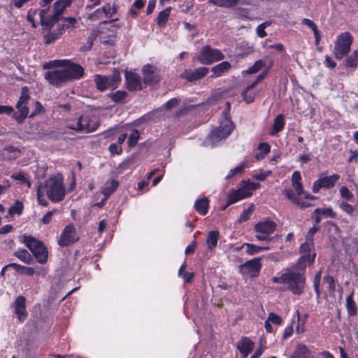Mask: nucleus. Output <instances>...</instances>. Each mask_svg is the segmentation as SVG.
<instances>
[{
	"label": "nucleus",
	"mask_w": 358,
	"mask_h": 358,
	"mask_svg": "<svg viewBox=\"0 0 358 358\" xmlns=\"http://www.w3.org/2000/svg\"><path fill=\"white\" fill-rule=\"evenodd\" d=\"M127 95V92L122 91V90H118V91L115 92V93L111 94L110 98L113 101H115L116 103H120V102L123 101V100L125 99Z\"/></svg>",
	"instance_id": "45"
},
{
	"label": "nucleus",
	"mask_w": 358,
	"mask_h": 358,
	"mask_svg": "<svg viewBox=\"0 0 358 358\" xmlns=\"http://www.w3.org/2000/svg\"><path fill=\"white\" fill-rule=\"evenodd\" d=\"M78 240V237L76 234V227L73 224H70L66 225L62 231L58 240V244L63 247L68 246Z\"/></svg>",
	"instance_id": "16"
},
{
	"label": "nucleus",
	"mask_w": 358,
	"mask_h": 358,
	"mask_svg": "<svg viewBox=\"0 0 358 358\" xmlns=\"http://www.w3.org/2000/svg\"><path fill=\"white\" fill-rule=\"evenodd\" d=\"M171 11V8L168 7L159 13L157 18V24L158 26L164 27L166 24L169 17L170 15Z\"/></svg>",
	"instance_id": "34"
},
{
	"label": "nucleus",
	"mask_w": 358,
	"mask_h": 358,
	"mask_svg": "<svg viewBox=\"0 0 358 358\" xmlns=\"http://www.w3.org/2000/svg\"><path fill=\"white\" fill-rule=\"evenodd\" d=\"M257 149L260 152L256 155V158L257 159L260 160L264 159L266 155L270 152L271 147L267 143H260Z\"/></svg>",
	"instance_id": "38"
},
{
	"label": "nucleus",
	"mask_w": 358,
	"mask_h": 358,
	"mask_svg": "<svg viewBox=\"0 0 358 358\" xmlns=\"http://www.w3.org/2000/svg\"><path fill=\"white\" fill-rule=\"evenodd\" d=\"M103 18H105V15L101 10V8H98L93 13H91L88 15V19L92 21L101 20Z\"/></svg>",
	"instance_id": "48"
},
{
	"label": "nucleus",
	"mask_w": 358,
	"mask_h": 358,
	"mask_svg": "<svg viewBox=\"0 0 358 358\" xmlns=\"http://www.w3.org/2000/svg\"><path fill=\"white\" fill-rule=\"evenodd\" d=\"M276 224L273 221L265 220L258 222L255 226V230L257 233L255 238L258 241H271L270 235L275 231Z\"/></svg>",
	"instance_id": "13"
},
{
	"label": "nucleus",
	"mask_w": 358,
	"mask_h": 358,
	"mask_svg": "<svg viewBox=\"0 0 358 358\" xmlns=\"http://www.w3.org/2000/svg\"><path fill=\"white\" fill-rule=\"evenodd\" d=\"M346 308L349 315L354 316L357 315V308L353 300V293L349 295L346 299Z\"/></svg>",
	"instance_id": "36"
},
{
	"label": "nucleus",
	"mask_w": 358,
	"mask_h": 358,
	"mask_svg": "<svg viewBox=\"0 0 358 358\" xmlns=\"http://www.w3.org/2000/svg\"><path fill=\"white\" fill-rule=\"evenodd\" d=\"M29 100V90L26 86L23 87L21 90L20 96L15 105L17 111L13 112V118L20 124L22 123L29 115L28 103Z\"/></svg>",
	"instance_id": "6"
},
{
	"label": "nucleus",
	"mask_w": 358,
	"mask_h": 358,
	"mask_svg": "<svg viewBox=\"0 0 358 358\" xmlns=\"http://www.w3.org/2000/svg\"><path fill=\"white\" fill-rule=\"evenodd\" d=\"M300 258L298 265L300 268L304 270L307 265H310L314 262L316 253L314 250L313 243H303L300 247Z\"/></svg>",
	"instance_id": "14"
},
{
	"label": "nucleus",
	"mask_w": 358,
	"mask_h": 358,
	"mask_svg": "<svg viewBox=\"0 0 358 358\" xmlns=\"http://www.w3.org/2000/svg\"><path fill=\"white\" fill-rule=\"evenodd\" d=\"M14 255L26 264L30 263L32 259L30 254L24 249L17 250L15 252Z\"/></svg>",
	"instance_id": "40"
},
{
	"label": "nucleus",
	"mask_w": 358,
	"mask_h": 358,
	"mask_svg": "<svg viewBox=\"0 0 358 358\" xmlns=\"http://www.w3.org/2000/svg\"><path fill=\"white\" fill-rule=\"evenodd\" d=\"M340 208L346 213L352 215L355 212V208L347 202H341L339 204Z\"/></svg>",
	"instance_id": "55"
},
{
	"label": "nucleus",
	"mask_w": 358,
	"mask_h": 358,
	"mask_svg": "<svg viewBox=\"0 0 358 358\" xmlns=\"http://www.w3.org/2000/svg\"><path fill=\"white\" fill-rule=\"evenodd\" d=\"M76 23V19L75 17H66L64 20V24L62 26L67 29L73 27Z\"/></svg>",
	"instance_id": "61"
},
{
	"label": "nucleus",
	"mask_w": 358,
	"mask_h": 358,
	"mask_svg": "<svg viewBox=\"0 0 358 358\" xmlns=\"http://www.w3.org/2000/svg\"><path fill=\"white\" fill-rule=\"evenodd\" d=\"M309 357L310 351L307 346L303 344H299L293 354L290 356V358H308Z\"/></svg>",
	"instance_id": "30"
},
{
	"label": "nucleus",
	"mask_w": 358,
	"mask_h": 358,
	"mask_svg": "<svg viewBox=\"0 0 358 358\" xmlns=\"http://www.w3.org/2000/svg\"><path fill=\"white\" fill-rule=\"evenodd\" d=\"M71 1L72 0H58L54 3L53 14L52 16H50L52 26L58 21L66 8L71 4Z\"/></svg>",
	"instance_id": "20"
},
{
	"label": "nucleus",
	"mask_w": 358,
	"mask_h": 358,
	"mask_svg": "<svg viewBox=\"0 0 358 358\" xmlns=\"http://www.w3.org/2000/svg\"><path fill=\"white\" fill-rule=\"evenodd\" d=\"M265 65V63L264 61L259 59L256 61V62L254 64L253 66H250L247 72L248 73H255L257 71H259Z\"/></svg>",
	"instance_id": "50"
},
{
	"label": "nucleus",
	"mask_w": 358,
	"mask_h": 358,
	"mask_svg": "<svg viewBox=\"0 0 358 358\" xmlns=\"http://www.w3.org/2000/svg\"><path fill=\"white\" fill-rule=\"evenodd\" d=\"M266 76V72L264 71L257 76L256 80L248 86V89L254 88L259 82H261Z\"/></svg>",
	"instance_id": "64"
},
{
	"label": "nucleus",
	"mask_w": 358,
	"mask_h": 358,
	"mask_svg": "<svg viewBox=\"0 0 358 358\" xmlns=\"http://www.w3.org/2000/svg\"><path fill=\"white\" fill-rule=\"evenodd\" d=\"M260 187L259 183L250 181H242L240 187L232 190L228 195L227 206L234 203L240 200L246 199L252 194L253 191Z\"/></svg>",
	"instance_id": "5"
},
{
	"label": "nucleus",
	"mask_w": 358,
	"mask_h": 358,
	"mask_svg": "<svg viewBox=\"0 0 358 358\" xmlns=\"http://www.w3.org/2000/svg\"><path fill=\"white\" fill-rule=\"evenodd\" d=\"M285 124V117L282 115L280 114L274 120V122L270 131L271 136L276 135L279 131L283 129Z\"/></svg>",
	"instance_id": "29"
},
{
	"label": "nucleus",
	"mask_w": 358,
	"mask_h": 358,
	"mask_svg": "<svg viewBox=\"0 0 358 358\" xmlns=\"http://www.w3.org/2000/svg\"><path fill=\"white\" fill-rule=\"evenodd\" d=\"M21 241L26 245V246L33 252L36 250L38 247H41L43 244L38 240L31 236H23L21 237Z\"/></svg>",
	"instance_id": "26"
},
{
	"label": "nucleus",
	"mask_w": 358,
	"mask_h": 358,
	"mask_svg": "<svg viewBox=\"0 0 358 358\" xmlns=\"http://www.w3.org/2000/svg\"><path fill=\"white\" fill-rule=\"evenodd\" d=\"M118 185L119 182L116 180H111L104 184V186L102 188V193L105 196L104 201H106L108 197L116 190Z\"/></svg>",
	"instance_id": "28"
},
{
	"label": "nucleus",
	"mask_w": 358,
	"mask_h": 358,
	"mask_svg": "<svg viewBox=\"0 0 358 358\" xmlns=\"http://www.w3.org/2000/svg\"><path fill=\"white\" fill-rule=\"evenodd\" d=\"M251 89H248V87L246 90L243 92L242 95L243 99L246 101V103H249L253 101L255 98V94L249 92Z\"/></svg>",
	"instance_id": "57"
},
{
	"label": "nucleus",
	"mask_w": 358,
	"mask_h": 358,
	"mask_svg": "<svg viewBox=\"0 0 358 358\" xmlns=\"http://www.w3.org/2000/svg\"><path fill=\"white\" fill-rule=\"evenodd\" d=\"M224 117L220 122L218 127L212 130L208 138L204 141L206 146L213 147L218 144L222 140L227 138L234 129L233 122L231 121L227 113H224Z\"/></svg>",
	"instance_id": "3"
},
{
	"label": "nucleus",
	"mask_w": 358,
	"mask_h": 358,
	"mask_svg": "<svg viewBox=\"0 0 358 358\" xmlns=\"http://www.w3.org/2000/svg\"><path fill=\"white\" fill-rule=\"evenodd\" d=\"M37 262L40 264H44L48 259V251L46 248L43 245L33 252H31Z\"/></svg>",
	"instance_id": "31"
},
{
	"label": "nucleus",
	"mask_w": 358,
	"mask_h": 358,
	"mask_svg": "<svg viewBox=\"0 0 358 358\" xmlns=\"http://www.w3.org/2000/svg\"><path fill=\"white\" fill-rule=\"evenodd\" d=\"M99 126L97 117L94 115H83L76 121L69 122L68 127L77 131L90 133L95 131Z\"/></svg>",
	"instance_id": "7"
},
{
	"label": "nucleus",
	"mask_w": 358,
	"mask_h": 358,
	"mask_svg": "<svg viewBox=\"0 0 358 358\" xmlns=\"http://www.w3.org/2000/svg\"><path fill=\"white\" fill-rule=\"evenodd\" d=\"M324 283L327 285L330 292H334L335 290V282L334 278L329 275L324 277Z\"/></svg>",
	"instance_id": "51"
},
{
	"label": "nucleus",
	"mask_w": 358,
	"mask_h": 358,
	"mask_svg": "<svg viewBox=\"0 0 358 358\" xmlns=\"http://www.w3.org/2000/svg\"><path fill=\"white\" fill-rule=\"evenodd\" d=\"M47 13L48 10L45 9H30L27 13V20L33 27L36 28L41 24L44 29H50L52 27V24Z\"/></svg>",
	"instance_id": "9"
},
{
	"label": "nucleus",
	"mask_w": 358,
	"mask_h": 358,
	"mask_svg": "<svg viewBox=\"0 0 358 358\" xmlns=\"http://www.w3.org/2000/svg\"><path fill=\"white\" fill-rule=\"evenodd\" d=\"M292 185L297 195L296 196L294 194L293 190L287 189L285 190V195L286 197L292 203L301 208H307L310 206V203L301 201L300 196H303L304 198L310 200H313L314 196L304 192L301 182L292 184Z\"/></svg>",
	"instance_id": "10"
},
{
	"label": "nucleus",
	"mask_w": 358,
	"mask_h": 358,
	"mask_svg": "<svg viewBox=\"0 0 358 358\" xmlns=\"http://www.w3.org/2000/svg\"><path fill=\"white\" fill-rule=\"evenodd\" d=\"M224 58V54L218 49L212 48L210 45H205L197 56V60L202 64H211Z\"/></svg>",
	"instance_id": "11"
},
{
	"label": "nucleus",
	"mask_w": 358,
	"mask_h": 358,
	"mask_svg": "<svg viewBox=\"0 0 358 358\" xmlns=\"http://www.w3.org/2000/svg\"><path fill=\"white\" fill-rule=\"evenodd\" d=\"M243 247H245L246 249V252L249 254V255H255V254H257L262 251H264V250H270V248L268 247V246H266V247H259V246H257V245H253V244H250V243H245L243 245Z\"/></svg>",
	"instance_id": "37"
},
{
	"label": "nucleus",
	"mask_w": 358,
	"mask_h": 358,
	"mask_svg": "<svg viewBox=\"0 0 358 358\" xmlns=\"http://www.w3.org/2000/svg\"><path fill=\"white\" fill-rule=\"evenodd\" d=\"M266 320L275 324H280L282 322L281 317L274 313H269Z\"/></svg>",
	"instance_id": "58"
},
{
	"label": "nucleus",
	"mask_w": 358,
	"mask_h": 358,
	"mask_svg": "<svg viewBox=\"0 0 358 358\" xmlns=\"http://www.w3.org/2000/svg\"><path fill=\"white\" fill-rule=\"evenodd\" d=\"M271 174V171H267L266 172H262L259 173H256L253 175V178L256 180L263 181L265 178Z\"/></svg>",
	"instance_id": "63"
},
{
	"label": "nucleus",
	"mask_w": 358,
	"mask_h": 358,
	"mask_svg": "<svg viewBox=\"0 0 358 358\" xmlns=\"http://www.w3.org/2000/svg\"><path fill=\"white\" fill-rule=\"evenodd\" d=\"M96 85L100 91H105L108 88H115L121 81V77L118 71H114L112 76L96 75L94 78Z\"/></svg>",
	"instance_id": "12"
},
{
	"label": "nucleus",
	"mask_w": 358,
	"mask_h": 358,
	"mask_svg": "<svg viewBox=\"0 0 358 358\" xmlns=\"http://www.w3.org/2000/svg\"><path fill=\"white\" fill-rule=\"evenodd\" d=\"M231 68V64L228 62H222L213 66L211 69L215 77H219L227 72Z\"/></svg>",
	"instance_id": "32"
},
{
	"label": "nucleus",
	"mask_w": 358,
	"mask_h": 358,
	"mask_svg": "<svg viewBox=\"0 0 358 358\" xmlns=\"http://www.w3.org/2000/svg\"><path fill=\"white\" fill-rule=\"evenodd\" d=\"M274 283L282 284L284 289L291 291L294 294H300L305 287L306 278L302 272L287 270L285 273L272 278Z\"/></svg>",
	"instance_id": "1"
},
{
	"label": "nucleus",
	"mask_w": 358,
	"mask_h": 358,
	"mask_svg": "<svg viewBox=\"0 0 358 358\" xmlns=\"http://www.w3.org/2000/svg\"><path fill=\"white\" fill-rule=\"evenodd\" d=\"M43 192L42 185H40L37 189V200L40 205L47 206L48 205V202L44 197Z\"/></svg>",
	"instance_id": "49"
},
{
	"label": "nucleus",
	"mask_w": 358,
	"mask_h": 358,
	"mask_svg": "<svg viewBox=\"0 0 358 358\" xmlns=\"http://www.w3.org/2000/svg\"><path fill=\"white\" fill-rule=\"evenodd\" d=\"M143 83L149 86L157 85L161 79L159 70L154 66L145 65L142 69Z\"/></svg>",
	"instance_id": "18"
},
{
	"label": "nucleus",
	"mask_w": 358,
	"mask_h": 358,
	"mask_svg": "<svg viewBox=\"0 0 358 358\" xmlns=\"http://www.w3.org/2000/svg\"><path fill=\"white\" fill-rule=\"evenodd\" d=\"M345 66L350 68H356L358 66L357 50H355L351 55L345 59Z\"/></svg>",
	"instance_id": "39"
},
{
	"label": "nucleus",
	"mask_w": 358,
	"mask_h": 358,
	"mask_svg": "<svg viewBox=\"0 0 358 358\" xmlns=\"http://www.w3.org/2000/svg\"><path fill=\"white\" fill-rule=\"evenodd\" d=\"M339 179L340 176L338 174H333L329 176H320L313 185V192L317 193L322 188L331 189Z\"/></svg>",
	"instance_id": "17"
},
{
	"label": "nucleus",
	"mask_w": 358,
	"mask_h": 358,
	"mask_svg": "<svg viewBox=\"0 0 358 358\" xmlns=\"http://www.w3.org/2000/svg\"><path fill=\"white\" fill-rule=\"evenodd\" d=\"M140 134L138 130H134L129 136L128 144L129 147H134L137 144Z\"/></svg>",
	"instance_id": "47"
},
{
	"label": "nucleus",
	"mask_w": 358,
	"mask_h": 358,
	"mask_svg": "<svg viewBox=\"0 0 358 358\" xmlns=\"http://www.w3.org/2000/svg\"><path fill=\"white\" fill-rule=\"evenodd\" d=\"M314 214L315 222L317 223H319L321 221L322 215L331 218H334L336 216V213L331 208H316L314 211Z\"/></svg>",
	"instance_id": "25"
},
{
	"label": "nucleus",
	"mask_w": 358,
	"mask_h": 358,
	"mask_svg": "<svg viewBox=\"0 0 358 358\" xmlns=\"http://www.w3.org/2000/svg\"><path fill=\"white\" fill-rule=\"evenodd\" d=\"M126 85L129 91H138L143 89L141 76L133 71H125Z\"/></svg>",
	"instance_id": "19"
},
{
	"label": "nucleus",
	"mask_w": 358,
	"mask_h": 358,
	"mask_svg": "<svg viewBox=\"0 0 358 358\" xmlns=\"http://www.w3.org/2000/svg\"><path fill=\"white\" fill-rule=\"evenodd\" d=\"M339 192L341 198L346 201H352L354 198L353 194L345 186L341 187Z\"/></svg>",
	"instance_id": "44"
},
{
	"label": "nucleus",
	"mask_w": 358,
	"mask_h": 358,
	"mask_svg": "<svg viewBox=\"0 0 358 358\" xmlns=\"http://www.w3.org/2000/svg\"><path fill=\"white\" fill-rule=\"evenodd\" d=\"M23 203L21 201H16L15 204L9 208L8 214L10 216H13L15 214L21 215L23 210Z\"/></svg>",
	"instance_id": "43"
},
{
	"label": "nucleus",
	"mask_w": 358,
	"mask_h": 358,
	"mask_svg": "<svg viewBox=\"0 0 358 358\" xmlns=\"http://www.w3.org/2000/svg\"><path fill=\"white\" fill-rule=\"evenodd\" d=\"M237 347L240 350L243 358H246L254 348V343L248 338H243L238 343Z\"/></svg>",
	"instance_id": "23"
},
{
	"label": "nucleus",
	"mask_w": 358,
	"mask_h": 358,
	"mask_svg": "<svg viewBox=\"0 0 358 358\" xmlns=\"http://www.w3.org/2000/svg\"><path fill=\"white\" fill-rule=\"evenodd\" d=\"M352 36L349 32L339 34L335 41L334 54L337 59H342L350 52Z\"/></svg>",
	"instance_id": "8"
},
{
	"label": "nucleus",
	"mask_w": 358,
	"mask_h": 358,
	"mask_svg": "<svg viewBox=\"0 0 358 358\" xmlns=\"http://www.w3.org/2000/svg\"><path fill=\"white\" fill-rule=\"evenodd\" d=\"M322 276V271H319L316 273L315 277H314V289L315 292L317 295L320 294V279Z\"/></svg>",
	"instance_id": "54"
},
{
	"label": "nucleus",
	"mask_w": 358,
	"mask_h": 358,
	"mask_svg": "<svg viewBox=\"0 0 358 358\" xmlns=\"http://www.w3.org/2000/svg\"><path fill=\"white\" fill-rule=\"evenodd\" d=\"M245 167V165L244 163H243L236 168L231 169L228 175L226 176V179H230L236 174L241 173L244 170Z\"/></svg>",
	"instance_id": "52"
},
{
	"label": "nucleus",
	"mask_w": 358,
	"mask_h": 358,
	"mask_svg": "<svg viewBox=\"0 0 358 358\" xmlns=\"http://www.w3.org/2000/svg\"><path fill=\"white\" fill-rule=\"evenodd\" d=\"M42 189L48 198L53 203L63 201L66 196V189L64 183V177L61 173H57L49 177Z\"/></svg>",
	"instance_id": "2"
},
{
	"label": "nucleus",
	"mask_w": 358,
	"mask_h": 358,
	"mask_svg": "<svg viewBox=\"0 0 358 358\" xmlns=\"http://www.w3.org/2000/svg\"><path fill=\"white\" fill-rule=\"evenodd\" d=\"M254 211V206L251 205L248 208L244 210L238 218V222H242L248 220Z\"/></svg>",
	"instance_id": "46"
},
{
	"label": "nucleus",
	"mask_w": 358,
	"mask_h": 358,
	"mask_svg": "<svg viewBox=\"0 0 358 358\" xmlns=\"http://www.w3.org/2000/svg\"><path fill=\"white\" fill-rule=\"evenodd\" d=\"M101 10L105 15V18L113 17L117 12V9L113 4L107 3L101 7Z\"/></svg>",
	"instance_id": "41"
},
{
	"label": "nucleus",
	"mask_w": 358,
	"mask_h": 358,
	"mask_svg": "<svg viewBox=\"0 0 358 358\" xmlns=\"http://www.w3.org/2000/svg\"><path fill=\"white\" fill-rule=\"evenodd\" d=\"M196 210L201 215H205L208 210L209 200L207 197L198 199L194 203Z\"/></svg>",
	"instance_id": "27"
},
{
	"label": "nucleus",
	"mask_w": 358,
	"mask_h": 358,
	"mask_svg": "<svg viewBox=\"0 0 358 358\" xmlns=\"http://www.w3.org/2000/svg\"><path fill=\"white\" fill-rule=\"evenodd\" d=\"M13 307L15 309V313L17 316L20 322H23L27 316L25 297L23 296H17L13 303Z\"/></svg>",
	"instance_id": "22"
},
{
	"label": "nucleus",
	"mask_w": 358,
	"mask_h": 358,
	"mask_svg": "<svg viewBox=\"0 0 358 358\" xmlns=\"http://www.w3.org/2000/svg\"><path fill=\"white\" fill-rule=\"evenodd\" d=\"M219 232L217 231H211L208 233L206 238V243L208 250H213L217 244Z\"/></svg>",
	"instance_id": "33"
},
{
	"label": "nucleus",
	"mask_w": 358,
	"mask_h": 358,
	"mask_svg": "<svg viewBox=\"0 0 358 358\" xmlns=\"http://www.w3.org/2000/svg\"><path fill=\"white\" fill-rule=\"evenodd\" d=\"M185 268H186V264H185V263H184L180 266V267L179 268L178 275L182 277L185 282H189L192 280V279L193 278L194 274L192 272L183 273V271L185 269Z\"/></svg>",
	"instance_id": "42"
},
{
	"label": "nucleus",
	"mask_w": 358,
	"mask_h": 358,
	"mask_svg": "<svg viewBox=\"0 0 358 358\" xmlns=\"http://www.w3.org/2000/svg\"><path fill=\"white\" fill-rule=\"evenodd\" d=\"M317 230H318V227H317L315 226L313 227L312 228H310L309 229V231H308V233L306 236V243H313V236H314L315 234L317 231Z\"/></svg>",
	"instance_id": "60"
},
{
	"label": "nucleus",
	"mask_w": 358,
	"mask_h": 358,
	"mask_svg": "<svg viewBox=\"0 0 358 358\" xmlns=\"http://www.w3.org/2000/svg\"><path fill=\"white\" fill-rule=\"evenodd\" d=\"M44 78L49 84L56 87H60L66 83L69 82L67 76L62 68L46 72L44 74Z\"/></svg>",
	"instance_id": "15"
},
{
	"label": "nucleus",
	"mask_w": 358,
	"mask_h": 358,
	"mask_svg": "<svg viewBox=\"0 0 358 358\" xmlns=\"http://www.w3.org/2000/svg\"><path fill=\"white\" fill-rule=\"evenodd\" d=\"M302 24L306 25L307 27H310L313 32H315L316 30H317V25L314 23V22L310 19L304 18L302 20Z\"/></svg>",
	"instance_id": "62"
},
{
	"label": "nucleus",
	"mask_w": 358,
	"mask_h": 358,
	"mask_svg": "<svg viewBox=\"0 0 358 358\" xmlns=\"http://www.w3.org/2000/svg\"><path fill=\"white\" fill-rule=\"evenodd\" d=\"M209 2L216 6L229 8L236 6L239 0H209Z\"/></svg>",
	"instance_id": "35"
},
{
	"label": "nucleus",
	"mask_w": 358,
	"mask_h": 358,
	"mask_svg": "<svg viewBox=\"0 0 358 358\" xmlns=\"http://www.w3.org/2000/svg\"><path fill=\"white\" fill-rule=\"evenodd\" d=\"M10 187V183L8 179L0 180V194H5Z\"/></svg>",
	"instance_id": "56"
},
{
	"label": "nucleus",
	"mask_w": 358,
	"mask_h": 358,
	"mask_svg": "<svg viewBox=\"0 0 358 358\" xmlns=\"http://www.w3.org/2000/svg\"><path fill=\"white\" fill-rule=\"evenodd\" d=\"M208 72V68L199 67L193 71L185 70L180 76L188 81H194L203 78Z\"/></svg>",
	"instance_id": "21"
},
{
	"label": "nucleus",
	"mask_w": 358,
	"mask_h": 358,
	"mask_svg": "<svg viewBox=\"0 0 358 358\" xmlns=\"http://www.w3.org/2000/svg\"><path fill=\"white\" fill-rule=\"evenodd\" d=\"M260 260V258H255L249 260L244 264L243 267L248 271L250 275H255L259 273L262 267Z\"/></svg>",
	"instance_id": "24"
},
{
	"label": "nucleus",
	"mask_w": 358,
	"mask_h": 358,
	"mask_svg": "<svg viewBox=\"0 0 358 358\" xmlns=\"http://www.w3.org/2000/svg\"><path fill=\"white\" fill-rule=\"evenodd\" d=\"M108 150L111 155H119L122 151V146L117 143L111 144L109 146Z\"/></svg>",
	"instance_id": "59"
},
{
	"label": "nucleus",
	"mask_w": 358,
	"mask_h": 358,
	"mask_svg": "<svg viewBox=\"0 0 358 358\" xmlns=\"http://www.w3.org/2000/svg\"><path fill=\"white\" fill-rule=\"evenodd\" d=\"M53 67H61L67 76L68 81L74 79H80L83 76V68L69 59H55L45 64L44 69H50Z\"/></svg>",
	"instance_id": "4"
},
{
	"label": "nucleus",
	"mask_w": 358,
	"mask_h": 358,
	"mask_svg": "<svg viewBox=\"0 0 358 358\" xmlns=\"http://www.w3.org/2000/svg\"><path fill=\"white\" fill-rule=\"evenodd\" d=\"M11 177L14 180H18V181L21 182L22 183L27 184L28 187H29L31 186L30 182L27 180V178L25 177L24 174L22 173H14L11 176Z\"/></svg>",
	"instance_id": "53"
}]
</instances>
